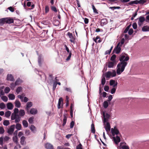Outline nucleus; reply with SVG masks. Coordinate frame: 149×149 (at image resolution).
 I'll use <instances>...</instances> for the list:
<instances>
[{"label": "nucleus", "instance_id": "4be33fe9", "mask_svg": "<svg viewBox=\"0 0 149 149\" xmlns=\"http://www.w3.org/2000/svg\"><path fill=\"white\" fill-rule=\"evenodd\" d=\"M93 40L96 43H100L101 41L99 36H97L95 38H93Z\"/></svg>", "mask_w": 149, "mask_h": 149}, {"label": "nucleus", "instance_id": "c03bdc74", "mask_svg": "<svg viewBox=\"0 0 149 149\" xmlns=\"http://www.w3.org/2000/svg\"><path fill=\"white\" fill-rule=\"evenodd\" d=\"M103 107L104 108H107L108 106V103L107 101H105L103 102Z\"/></svg>", "mask_w": 149, "mask_h": 149}, {"label": "nucleus", "instance_id": "4468645a", "mask_svg": "<svg viewBox=\"0 0 149 149\" xmlns=\"http://www.w3.org/2000/svg\"><path fill=\"white\" fill-rule=\"evenodd\" d=\"M45 148L47 149H53V145L50 143H47L45 144Z\"/></svg>", "mask_w": 149, "mask_h": 149}, {"label": "nucleus", "instance_id": "bb28decb", "mask_svg": "<svg viewBox=\"0 0 149 149\" xmlns=\"http://www.w3.org/2000/svg\"><path fill=\"white\" fill-rule=\"evenodd\" d=\"M5 23H6L5 18L0 19V26H2Z\"/></svg>", "mask_w": 149, "mask_h": 149}, {"label": "nucleus", "instance_id": "0eeeda50", "mask_svg": "<svg viewBox=\"0 0 149 149\" xmlns=\"http://www.w3.org/2000/svg\"><path fill=\"white\" fill-rule=\"evenodd\" d=\"M103 115L104 116L103 123L105 124V123L107 122L108 119L109 118L110 115L105 112H103Z\"/></svg>", "mask_w": 149, "mask_h": 149}, {"label": "nucleus", "instance_id": "dca6fc26", "mask_svg": "<svg viewBox=\"0 0 149 149\" xmlns=\"http://www.w3.org/2000/svg\"><path fill=\"white\" fill-rule=\"evenodd\" d=\"M116 64V63L114 62L110 61L108 62L107 66L109 68H112L114 65Z\"/></svg>", "mask_w": 149, "mask_h": 149}, {"label": "nucleus", "instance_id": "3c124183", "mask_svg": "<svg viewBox=\"0 0 149 149\" xmlns=\"http://www.w3.org/2000/svg\"><path fill=\"white\" fill-rule=\"evenodd\" d=\"M106 80L104 77H103L101 80V84L102 85H104L105 83Z\"/></svg>", "mask_w": 149, "mask_h": 149}, {"label": "nucleus", "instance_id": "774afa93", "mask_svg": "<svg viewBox=\"0 0 149 149\" xmlns=\"http://www.w3.org/2000/svg\"><path fill=\"white\" fill-rule=\"evenodd\" d=\"M116 91V89L115 88H113L111 90V93L112 94H114L115 92Z\"/></svg>", "mask_w": 149, "mask_h": 149}, {"label": "nucleus", "instance_id": "aec40b11", "mask_svg": "<svg viewBox=\"0 0 149 149\" xmlns=\"http://www.w3.org/2000/svg\"><path fill=\"white\" fill-rule=\"evenodd\" d=\"M110 128L111 127L109 123L107 122L106 125L105 127V129L106 130L107 132H108L110 131Z\"/></svg>", "mask_w": 149, "mask_h": 149}, {"label": "nucleus", "instance_id": "13d9d810", "mask_svg": "<svg viewBox=\"0 0 149 149\" xmlns=\"http://www.w3.org/2000/svg\"><path fill=\"white\" fill-rule=\"evenodd\" d=\"M33 118L32 117H31L29 118V119L28 121L29 122V123H33Z\"/></svg>", "mask_w": 149, "mask_h": 149}, {"label": "nucleus", "instance_id": "338daca9", "mask_svg": "<svg viewBox=\"0 0 149 149\" xmlns=\"http://www.w3.org/2000/svg\"><path fill=\"white\" fill-rule=\"evenodd\" d=\"M17 97L18 98H19L20 99L21 101L23 102L24 100V97H23L21 96L20 95H18Z\"/></svg>", "mask_w": 149, "mask_h": 149}, {"label": "nucleus", "instance_id": "0e129e2a", "mask_svg": "<svg viewBox=\"0 0 149 149\" xmlns=\"http://www.w3.org/2000/svg\"><path fill=\"white\" fill-rule=\"evenodd\" d=\"M133 28L134 29H136L137 28V25L136 23H134L132 25Z\"/></svg>", "mask_w": 149, "mask_h": 149}, {"label": "nucleus", "instance_id": "de8ad7c7", "mask_svg": "<svg viewBox=\"0 0 149 149\" xmlns=\"http://www.w3.org/2000/svg\"><path fill=\"white\" fill-rule=\"evenodd\" d=\"M6 107V105L3 103H0V108L1 109H3Z\"/></svg>", "mask_w": 149, "mask_h": 149}, {"label": "nucleus", "instance_id": "ea45409f", "mask_svg": "<svg viewBox=\"0 0 149 149\" xmlns=\"http://www.w3.org/2000/svg\"><path fill=\"white\" fill-rule=\"evenodd\" d=\"M11 114V112L10 111H8L6 112L5 113V116L6 117H9Z\"/></svg>", "mask_w": 149, "mask_h": 149}, {"label": "nucleus", "instance_id": "79ce46f5", "mask_svg": "<svg viewBox=\"0 0 149 149\" xmlns=\"http://www.w3.org/2000/svg\"><path fill=\"white\" fill-rule=\"evenodd\" d=\"M142 29L143 31H148V26H144L142 28Z\"/></svg>", "mask_w": 149, "mask_h": 149}, {"label": "nucleus", "instance_id": "c756f323", "mask_svg": "<svg viewBox=\"0 0 149 149\" xmlns=\"http://www.w3.org/2000/svg\"><path fill=\"white\" fill-rule=\"evenodd\" d=\"M60 24V22L58 20H55L53 21V24L55 26H58Z\"/></svg>", "mask_w": 149, "mask_h": 149}, {"label": "nucleus", "instance_id": "39448f33", "mask_svg": "<svg viewBox=\"0 0 149 149\" xmlns=\"http://www.w3.org/2000/svg\"><path fill=\"white\" fill-rule=\"evenodd\" d=\"M129 57L126 54L121 56L120 61L121 62H127V61L129 60Z\"/></svg>", "mask_w": 149, "mask_h": 149}, {"label": "nucleus", "instance_id": "49530a36", "mask_svg": "<svg viewBox=\"0 0 149 149\" xmlns=\"http://www.w3.org/2000/svg\"><path fill=\"white\" fill-rule=\"evenodd\" d=\"M22 90V88L21 87H19L16 90V92L19 94Z\"/></svg>", "mask_w": 149, "mask_h": 149}, {"label": "nucleus", "instance_id": "4c0bfd02", "mask_svg": "<svg viewBox=\"0 0 149 149\" xmlns=\"http://www.w3.org/2000/svg\"><path fill=\"white\" fill-rule=\"evenodd\" d=\"M116 58V56L115 55H113L110 58V60L112 62H114L115 63H116V61L115 60Z\"/></svg>", "mask_w": 149, "mask_h": 149}, {"label": "nucleus", "instance_id": "5701e85b", "mask_svg": "<svg viewBox=\"0 0 149 149\" xmlns=\"http://www.w3.org/2000/svg\"><path fill=\"white\" fill-rule=\"evenodd\" d=\"M15 106L17 108H19L21 107V103L18 100H16L15 102Z\"/></svg>", "mask_w": 149, "mask_h": 149}, {"label": "nucleus", "instance_id": "f257e3e1", "mask_svg": "<svg viewBox=\"0 0 149 149\" xmlns=\"http://www.w3.org/2000/svg\"><path fill=\"white\" fill-rule=\"evenodd\" d=\"M25 114V112L24 110L21 109L19 111L17 108H15L11 115V119L12 120H15V123H18L20 121L21 117L24 116Z\"/></svg>", "mask_w": 149, "mask_h": 149}, {"label": "nucleus", "instance_id": "6ab92c4d", "mask_svg": "<svg viewBox=\"0 0 149 149\" xmlns=\"http://www.w3.org/2000/svg\"><path fill=\"white\" fill-rule=\"evenodd\" d=\"M117 84V82L115 83V81L114 80H111L110 81V85L111 86H113V87L116 86Z\"/></svg>", "mask_w": 149, "mask_h": 149}, {"label": "nucleus", "instance_id": "a19ab883", "mask_svg": "<svg viewBox=\"0 0 149 149\" xmlns=\"http://www.w3.org/2000/svg\"><path fill=\"white\" fill-rule=\"evenodd\" d=\"M42 60V56L41 55H39L38 57V62L39 65H41V62Z\"/></svg>", "mask_w": 149, "mask_h": 149}, {"label": "nucleus", "instance_id": "c85d7f7f", "mask_svg": "<svg viewBox=\"0 0 149 149\" xmlns=\"http://www.w3.org/2000/svg\"><path fill=\"white\" fill-rule=\"evenodd\" d=\"M107 23V21L106 19H102L101 21V25L102 26H103L106 24Z\"/></svg>", "mask_w": 149, "mask_h": 149}, {"label": "nucleus", "instance_id": "f8f14e48", "mask_svg": "<svg viewBox=\"0 0 149 149\" xmlns=\"http://www.w3.org/2000/svg\"><path fill=\"white\" fill-rule=\"evenodd\" d=\"M145 20V18L144 17L142 16H140L139 18V21L138 22V25L139 26H141L143 22H144Z\"/></svg>", "mask_w": 149, "mask_h": 149}, {"label": "nucleus", "instance_id": "a878e982", "mask_svg": "<svg viewBox=\"0 0 149 149\" xmlns=\"http://www.w3.org/2000/svg\"><path fill=\"white\" fill-rule=\"evenodd\" d=\"M9 99L10 100H14L15 98V95L13 94H9L8 95Z\"/></svg>", "mask_w": 149, "mask_h": 149}, {"label": "nucleus", "instance_id": "bf43d9fd", "mask_svg": "<svg viewBox=\"0 0 149 149\" xmlns=\"http://www.w3.org/2000/svg\"><path fill=\"white\" fill-rule=\"evenodd\" d=\"M65 91L68 92H69L71 93H72L71 89L70 88H65Z\"/></svg>", "mask_w": 149, "mask_h": 149}, {"label": "nucleus", "instance_id": "f03ea898", "mask_svg": "<svg viewBox=\"0 0 149 149\" xmlns=\"http://www.w3.org/2000/svg\"><path fill=\"white\" fill-rule=\"evenodd\" d=\"M127 64V62H120L118 64L117 67L116 73L118 75L120 74L124 70Z\"/></svg>", "mask_w": 149, "mask_h": 149}, {"label": "nucleus", "instance_id": "20e7f679", "mask_svg": "<svg viewBox=\"0 0 149 149\" xmlns=\"http://www.w3.org/2000/svg\"><path fill=\"white\" fill-rule=\"evenodd\" d=\"M116 72L115 70H112V71H108L106 74V77L107 78L115 77L116 75Z\"/></svg>", "mask_w": 149, "mask_h": 149}, {"label": "nucleus", "instance_id": "f704fd0d", "mask_svg": "<svg viewBox=\"0 0 149 149\" xmlns=\"http://www.w3.org/2000/svg\"><path fill=\"white\" fill-rule=\"evenodd\" d=\"M22 124L24 127H26L28 126V123L27 121L25 120H24L23 121Z\"/></svg>", "mask_w": 149, "mask_h": 149}, {"label": "nucleus", "instance_id": "7c9ffc66", "mask_svg": "<svg viewBox=\"0 0 149 149\" xmlns=\"http://www.w3.org/2000/svg\"><path fill=\"white\" fill-rule=\"evenodd\" d=\"M25 137L24 136H22L20 138V143L22 145L24 144Z\"/></svg>", "mask_w": 149, "mask_h": 149}, {"label": "nucleus", "instance_id": "e2e57ef3", "mask_svg": "<svg viewBox=\"0 0 149 149\" xmlns=\"http://www.w3.org/2000/svg\"><path fill=\"white\" fill-rule=\"evenodd\" d=\"M51 9L52 10L55 12H57V10L56 8L54 6H52L51 7Z\"/></svg>", "mask_w": 149, "mask_h": 149}, {"label": "nucleus", "instance_id": "37998d69", "mask_svg": "<svg viewBox=\"0 0 149 149\" xmlns=\"http://www.w3.org/2000/svg\"><path fill=\"white\" fill-rule=\"evenodd\" d=\"M63 117H64V118H63V126H64L65 125V124L66 123L67 117H66V116L65 115H64Z\"/></svg>", "mask_w": 149, "mask_h": 149}, {"label": "nucleus", "instance_id": "cd10ccee", "mask_svg": "<svg viewBox=\"0 0 149 149\" xmlns=\"http://www.w3.org/2000/svg\"><path fill=\"white\" fill-rule=\"evenodd\" d=\"M33 104L31 102H28L26 104V108L27 110L29 109V108L31 107L32 106Z\"/></svg>", "mask_w": 149, "mask_h": 149}, {"label": "nucleus", "instance_id": "ddd939ff", "mask_svg": "<svg viewBox=\"0 0 149 149\" xmlns=\"http://www.w3.org/2000/svg\"><path fill=\"white\" fill-rule=\"evenodd\" d=\"M113 139L115 143L117 144L120 141V139L118 136H116V137L114 136L113 137Z\"/></svg>", "mask_w": 149, "mask_h": 149}, {"label": "nucleus", "instance_id": "680f3d73", "mask_svg": "<svg viewBox=\"0 0 149 149\" xmlns=\"http://www.w3.org/2000/svg\"><path fill=\"white\" fill-rule=\"evenodd\" d=\"M64 47L65 48V49L67 52L69 54L70 53V52H71V51H69V50L68 47H67L66 45H64Z\"/></svg>", "mask_w": 149, "mask_h": 149}, {"label": "nucleus", "instance_id": "2eb2a0df", "mask_svg": "<svg viewBox=\"0 0 149 149\" xmlns=\"http://www.w3.org/2000/svg\"><path fill=\"white\" fill-rule=\"evenodd\" d=\"M6 23V24H10L13 23L14 22V20L13 19L10 18V17L5 18Z\"/></svg>", "mask_w": 149, "mask_h": 149}, {"label": "nucleus", "instance_id": "b1692460", "mask_svg": "<svg viewBox=\"0 0 149 149\" xmlns=\"http://www.w3.org/2000/svg\"><path fill=\"white\" fill-rule=\"evenodd\" d=\"M63 102V99L62 97L60 98L58 100V109L61 108V104Z\"/></svg>", "mask_w": 149, "mask_h": 149}, {"label": "nucleus", "instance_id": "58836bf2", "mask_svg": "<svg viewBox=\"0 0 149 149\" xmlns=\"http://www.w3.org/2000/svg\"><path fill=\"white\" fill-rule=\"evenodd\" d=\"M91 132L93 134L95 133V129L94 125L93 124H92L91 125Z\"/></svg>", "mask_w": 149, "mask_h": 149}, {"label": "nucleus", "instance_id": "603ef678", "mask_svg": "<svg viewBox=\"0 0 149 149\" xmlns=\"http://www.w3.org/2000/svg\"><path fill=\"white\" fill-rule=\"evenodd\" d=\"M122 149H129V148L127 145H123L121 147Z\"/></svg>", "mask_w": 149, "mask_h": 149}, {"label": "nucleus", "instance_id": "6e6d98bb", "mask_svg": "<svg viewBox=\"0 0 149 149\" xmlns=\"http://www.w3.org/2000/svg\"><path fill=\"white\" fill-rule=\"evenodd\" d=\"M130 25L127 26L124 32L125 33H126L129 30Z\"/></svg>", "mask_w": 149, "mask_h": 149}, {"label": "nucleus", "instance_id": "09e8293b", "mask_svg": "<svg viewBox=\"0 0 149 149\" xmlns=\"http://www.w3.org/2000/svg\"><path fill=\"white\" fill-rule=\"evenodd\" d=\"M92 8H93V10L94 12L95 13L98 14V12L97 11V10L95 8L94 5L92 4Z\"/></svg>", "mask_w": 149, "mask_h": 149}, {"label": "nucleus", "instance_id": "c9c22d12", "mask_svg": "<svg viewBox=\"0 0 149 149\" xmlns=\"http://www.w3.org/2000/svg\"><path fill=\"white\" fill-rule=\"evenodd\" d=\"M22 128L21 125L19 123H17L16 125V128L17 130H20Z\"/></svg>", "mask_w": 149, "mask_h": 149}, {"label": "nucleus", "instance_id": "4d7b16f0", "mask_svg": "<svg viewBox=\"0 0 149 149\" xmlns=\"http://www.w3.org/2000/svg\"><path fill=\"white\" fill-rule=\"evenodd\" d=\"M57 85V82L56 81H54L53 83V90H54L56 88V85Z\"/></svg>", "mask_w": 149, "mask_h": 149}, {"label": "nucleus", "instance_id": "72a5a7b5", "mask_svg": "<svg viewBox=\"0 0 149 149\" xmlns=\"http://www.w3.org/2000/svg\"><path fill=\"white\" fill-rule=\"evenodd\" d=\"M22 82V80L19 78L15 81V85H17L20 84Z\"/></svg>", "mask_w": 149, "mask_h": 149}, {"label": "nucleus", "instance_id": "9d476101", "mask_svg": "<svg viewBox=\"0 0 149 149\" xmlns=\"http://www.w3.org/2000/svg\"><path fill=\"white\" fill-rule=\"evenodd\" d=\"M15 125H13L10 126L8 130V133L10 134H12L14 131Z\"/></svg>", "mask_w": 149, "mask_h": 149}, {"label": "nucleus", "instance_id": "5fc2aeb1", "mask_svg": "<svg viewBox=\"0 0 149 149\" xmlns=\"http://www.w3.org/2000/svg\"><path fill=\"white\" fill-rule=\"evenodd\" d=\"M4 132V130L3 128L2 127H0V134H2Z\"/></svg>", "mask_w": 149, "mask_h": 149}, {"label": "nucleus", "instance_id": "473e14b6", "mask_svg": "<svg viewBox=\"0 0 149 149\" xmlns=\"http://www.w3.org/2000/svg\"><path fill=\"white\" fill-rule=\"evenodd\" d=\"M30 129L31 131L34 133H35L36 131V127L33 125H31L30 127Z\"/></svg>", "mask_w": 149, "mask_h": 149}, {"label": "nucleus", "instance_id": "864d4df0", "mask_svg": "<svg viewBox=\"0 0 149 149\" xmlns=\"http://www.w3.org/2000/svg\"><path fill=\"white\" fill-rule=\"evenodd\" d=\"M45 13H47L49 12V8L47 6H45Z\"/></svg>", "mask_w": 149, "mask_h": 149}, {"label": "nucleus", "instance_id": "69168bd1", "mask_svg": "<svg viewBox=\"0 0 149 149\" xmlns=\"http://www.w3.org/2000/svg\"><path fill=\"white\" fill-rule=\"evenodd\" d=\"M109 87L107 86H105L104 88V90L105 91L107 92L109 90Z\"/></svg>", "mask_w": 149, "mask_h": 149}, {"label": "nucleus", "instance_id": "1a4fd4ad", "mask_svg": "<svg viewBox=\"0 0 149 149\" xmlns=\"http://www.w3.org/2000/svg\"><path fill=\"white\" fill-rule=\"evenodd\" d=\"M67 35L69 36V38L70 39V42L74 44L75 43V39L73 36L72 34L70 32H68L67 33Z\"/></svg>", "mask_w": 149, "mask_h": 149}, {"label": "nucleus", "instance_id": "412c9836", "mask_svg": "<svg viewBox=\"0 0 149 149\" xmlns=\"http://www.w3.org/2000/svg\"><path fill=\"white\" fill-rule=\"evenodd\" d=\"M30 112L31 114L35 115L37 113V111L36 109L32 108L30 110Z\"/></svg>", "mask_w": 149, "mask_h": 149}, {"label": "nucleus", "instance_id": "e433bc0d", "mask_svg": "<svg viewBox=\"0 0 149 149\" xmlns=\"http://www.w3.org/2000/svg\"><path fill=\"white\" fill-rule=\"evenodd\" d=\"M1 99L4 102H6L8 100V98L7 96H3L1 97Z\"/></svg>", "mask_w": 149, "mask_h": 149}, {"label": "nucleus", "instance_id": "052dcab7", "mask_svg": "<svg viewBox=\"0 0 149 149\" xmlns=\"http://www.w3.org/2000/svg\"><path fill=\"white\" fill-rule=\"evenodd\" d=\"M133 33V30L132 29H129L128 33L130 35H131Z\"/></svg>", "mask_w": 149, "mask_h": 149}, {"label": "nucleus", "instance_id": "8fccbe9b", "mask_svg": "<svg viewBox=\"0 0 149 149\" xmlns=\"http://www.w3.org/2000/svg\"><path fill=\"white\" fill-rule=\"evenodd\" d=\"M10 124L8 120H5L3 123V124L5 126H8Z\"/></svg>", "mask_w": 149, "mask_h": 149}, {"label": "nucleus", "instance_id": "a211bd4d", "mask_svg": "<svg viewBox=\"0 0 149 149\" xmlns=\"http://www.w3.org/2000/svg\"><path fill=\"white\" fill-rule=\"evenodd\" d=\"M13 107V104L11 102H9L7 104V107L8 109H12Z\"/></svg>", "mask_w": 149, "mask_h": 149}, {"label": "nucleus", "instance_id": "393cba45", "mask_svg": "<svg viewBox=\"0 0 149 149\" xmlns=\"http://www.w3.org/2000/svg\"><path fill=\"white\" fill-rule=\"evenodd\" d=\"M4 88V86H2L0 87V96L1 95H3L5 94V93L3 91Z\"/></svg>", "mask_w": 149, "mask_h": 149}, {"label": "nucleus", "instance_id": "423d86ee", "mask_svg": "<svg viewBox=\"0 0 149 149\" xmlns=\"http://www.w3.org/2000/svg\"><path fill=\"white\" fill-rule=\"evenodd\" d=\"M120 43H118L116 47L113 50V52L116 54H119L121 51V47L120 45Z\"/></svg>", "mask_w": 149, "mask_h": 149}, {"label": "nucleus", "instance_id": "7ed1b4c3", "mask_svg": "<svg viewBox=\"0 0 149 149\" xmlns=\"http://www.w3.org/2000/svg\"><path fill=\"white\" fill-rule=\"evenodd\" d=\"M146 2V0H136L133 1H131V2L129 3L127 6H128V5H132L133 4H140L143 5Z\"/></svg>", "mask_w": 149, "mask_h": 149}, {"label": "nucleus", "instance_id": "6e6552de", "mask_svg": "<svg viewBox=\"0 0 149 149\" xmlns=\"http://www.w3.org/2000/svg\"><path fill=\"white\" fill-rule=\"evenodd\" d=\"M10 139V138L8 136H6L4 137L2 136L0 138V144L2 146L3 141L4 142H6L8 141Z\"/></svg>", "mask_w": 149, "mask_h": 149}, {"label": "nucleus", "instance_id": "9b49d317", "mask_svg": "<svg viewBox=\"0 0 149 149\" xmlns=\"http://www.w3.org/2000/svg\"><path fill=\"white\" fill-rule=\"evenodd\" d=\"M111 132L113 136H114L115 134L117 135L119 133L118 130L115 127L114 128L111 129Z\"/></svg>", "mask_w": 149, "mask_h": 149}, {"label": "nucleus", "instance_id": "a18cd8bd", "mask_svg": "<svg viewBox=\"0 0 149 149\" xmlns=\"http://www.w3.org/2000/svg\"><path fill=\"white\" fill-rule=\"evenodd\" d=\"M4 92L6 93H8L10 91V89L9 87H6L4 89Z\"/></svg>", "mask_w": 149, "mask_h": 149}, {"label": "nucleus", "instance_id": "2f4dec72", "mask_svg": "<svg viewBox=\"0 0 149 149\" xmlns=\"http://www.w3.org/2000/svg\"><path fill=\"white\" fill-rule=\"evenodd\" d=\"M13 140L16 144H18V138L17 136H13Z\"/></svg>", "mask_w": 149, "mask_h": 149}, {"label": "nucleus", "instance_id": "f3484780", "mask_svg": "<svg viewBox=\"0 0 149 149\" xmlns=\"http://www.w3.org/2000/svg\"><path fill=\"white\" fill-rule=\"evenodd\" d=\"M7 80L10 81H14V79L13 76L11 74H8V75L7 77Z\"/></svg>", "mask_w": 149, "mask_h": 149}]
</instances>
